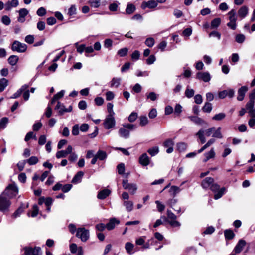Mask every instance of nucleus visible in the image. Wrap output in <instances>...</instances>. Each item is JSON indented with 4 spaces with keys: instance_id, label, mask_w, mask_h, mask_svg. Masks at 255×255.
Instances as JSON below:
<instances>
[{
    "instance_id": "nucleus-23",
    "label": "nucleus",
    "mask_w": 255,
    "mask_h": 255,
    "mask_svg": "<svg viewBox=\"0 0 255 255\" xmlns=\"http://www.w3.org/2000/svg\"><path fill=\"white\" fill-rule=\"evenodd\" d=\"M19 4L18 0H12L11 1H8L5 4V10H10L12 7H15Z\"/></svg>"
},
{
    "instance_id": "nucleus-12",
    "label": "nucleus",
    "mask_w": 255,
    "mask_h": 255,
    "mask_svg": "<svg viewBox=\"0 0 255 255\" xmlns=\"http://www.w3.org/2000/svg\"><path fill=\"white\" fill-rule=\"evenodd\" d=\"M246 245V242L243 239H240L234 249L233 251L235 252V254L241 253Z\"/></svg>"
},
{
    "instance_id": "nucleus-10",
    "label": "nucleus",
    "mask_w": 255,
    "mask_h": 255,
    "mask_svg": "<svg viewBox=\"0 0 255 255\" xmlns=\"http://www.w3.org/2000/svg\"><path fill=\"white\" fill-rule=\"evenodd\" d=\"M255 101L249 100V102L246 105V109L251 117L255 118V109H254Z\"/></svg>"
},
{
    "instance_id": "nucleus-19",
    "label": "nucleus",
    "mask_w": 255,
    "mask_h": 255,
    "mask_svg": "<svg viewBox=\"0 0 255 255\" xmlns=\"http://www.w3.org/2000/svg\"><path fill=\"white\" fill-rule=\"evenodd\" d=\"M248 14V8L246 6H242L238 11V15L241 19L244 18Z\"/></svg>"
},
{
    "instance_id": "nucleus-37",
    "label": "nucleus",
    "mask_w": 255,
    "mask_h": 255,
    "mask_svg": "<svg viewBox=\"0 0 255 255\" xmlns=\"http://www.w3.org/2000/svg\"><path fill=\"white\" fill-rule=\"evenodd\" d=\"M221 19L220 18H216L214 19L211 22V28H216L221 23Z\"/></svg>"
},
{
    "instance_id": "nucleus-28",
    "label": "nucleus",
    "mask_w": 255,
    "mask_h": 255,
    "mask_svg": "<svg viewBox=\"0 0 255 255\" xmlns=\"http://www.w3.org/2000/svg\"><path fill=\"white\" fill-rule=\"evenodd\" d=\"M123 205L128 212H131L133 209V203L131 201L125 200L123 202Z\"/></svg>"
},
{
    "instance_id": "nucleus-47",
    "label": "nucleus",
    "mask_w": 255,
    "mask_h": 255,
    "mask_svg": "<svg viewBox=\"0 0 255 255\" xmlns=\"http://www.w3.org/2000/svg\"><path fill=\"white\" fill-rule=\"evenodd\" d=\"M145 44L147 46L152 47L155 44V40L152 37L148 38L146 39Z\"/></svg>"
},
{
    "instance_id": "nucleus-22",
    "label": "nucleus",
    "mask_w": 255,
    "mask_h": 255,
    "mask_svg": "<svg viewBox=\"0 0 255 255\" xmlns=\"http://www.w3.org/2000/svg\"><path fill=\"white\" fill-rule=\"evenodd\" d=\"M119 135L124 138L127 139L129 137V131L125 128H121L119 130Z\"/></svg>"
},
{
    "instance_id": "nucleus-57",
    "label": "nucleus",
    "mask_w": 255,
    "mask_h": 255,
    "mask_svg": "<svg viewBox=\"0 0 255 255\" xmlns=\"http://www.w3.org/2000/svg\"><path fill=\"white\" fill-rule=\"evenodd\" d=\"M147 97L150 99L151 101H155L158 97V95L153 92H150L147 95Z\"/></svg>"
},
{
    "instance_id": "nucleus-52",
    "label": "nucleus",
    "mask_w": 255,
    "mask_h": 255,
    "mask_svg": "<svg viewBox=\"0 0 255 255\" xmlns=\"http://www.w3.org/2000/svg\"><path fill=\"white\" fill-rule=\"evenodd\" d=\"M46 13V9L43 7H40L37 11L36 14L39 16H43L45 15Z\"/></svg>"
},
{
    "instance_id": "nucleus-3",
    "label": "nucleus",
    "mask_w": 255,
    "mask_h": 255,
    "mask_svg": "<svg viewBox=\"0 0 255 255\" xmlns=\"http://www.w3.org/2000/svg\"><path fill=\"white\" fill-rule=\"evenodd\" d=\"M9 200L16 196L18 194V188L13 184L9 185L2 193Z\"/></svg>"
},
{
    "instance_id": "nucleus-8",
    "label": "nucleus",
    "mask_w": 255,
    "mask_h": 255,
    "mask_svg": "<svg viewBox=\"0 0 255 255\" xmlns=\"http://www.w3.org/2000/svg\"><path fill=\"white\" fill-rule=\"evenodd\" d=\"M105 128L109 129L113 128L115 125V120L114 116L108 115L107 116L103 123Z\"/></svg>"
},
{
    "instance_id": "nucleus-16",
    "label": "nucleus",
    "mask_w": 255,
    "mask_h": 255,
    "mask_svg": "<svg viewBox=\"0 0 255 255\" xmlns=\"http://www.w3.org/2000/svg\"><path fill=\"white\" fill-rule=\"evenodd\" d=\"M214 181V180L213 178L207 177L202 181L201 186L204 189H206L209 188H210V187Z\"/></svg>"
},
{
    "instance_id": "nucleus-60",
    "label": "nucleus",
    "mask_w": 255,
    "mask_h": 255,
    "mask_svg": "<svg viewBox=\"0 0 255 255\" xmlns=\"http://www.w3.org/2000/svg\"><path fill=\"white\" fill-rule=\"evenodd\" d=\"M155 203L157 205V210L159 212H161L165 209V206L162 204L159 201H156Z\"/></svg>"
},
{
    "instance_id": "nucleus-56",
    "label": "nucleus",
    "mask_w": 255,
    "mask_h": 255,
    "mask_svg": "<svg viewBox=\"0 0 255 255\" xmlns=\"http://www.w3.org/2000/svg\"><path fill=\"white\" fill-rule=\"evenodd\" d=\"M1 21L5 25H9L11 22L10 19L6 15L2 17Z\"/></svg>"
},
{
    "instance_id": "nucleus-61",
    "label": "nucleus",
    "mask_w": 255,
    "mask_h": 255,
    "mask_svg": "<svg viewBox=\"0 0 255 255\" xmlns=\"http://www.w3.org/2000/svg\"><path fill=\"white\" fill-rule=\"evenodd\" d=\"M95 103L97 106H101L104 103V99L101 97H97L94 99Z\"/></svg>"
},
{
    "instance_id": "nucleus-41",
    "label": "nucleus",
    "mask_w": 255,
    "mask_h": 255,
    "mask_svg": "<svg viewBox=\"0 0 255 255\" xmlns=\"http://www.w3.org/2000/svg\"><path fill=\"white\" fill-rule=\"evenodd\" d=\"M226 117V114L224 113H220L215 115L212 117V120L215 121H221L223 120Z\"/></svg>"
},
{
    "instance_id": "nucleus-13",
    "label": "nucleus",
    "mask_w": 255,
    "mask_h": 255,
    "mask_svg": "<svg viewBox=\"0 0 255 255\" xmlns=\"http://www.w3.org/2000/svg\"><path fill=\"white\" fill-rule=\"evenodd\" d=\"M150 158L146 153L142 154L139 158V163L143 166H146L150 164Z\"/></svg>"
},
{
    "instance_id": "nucleus-30",
    "label": "nucleus",
    "mask_w": 255,
    "mask_h": 255,
    "mask_svg": "<svg viewBox=\"0 0 255 255\" xmlns=\"http://www.w3.org/2000/svg\"><path fill=\"white\" fill-rule=\"evenodd\" d=\"M98 159L100 160H104L107 158V155L105 151L99 150L95 154Z\"/></svg>"
},
{
    "instance_id": "nucleus-46",
    "label": "nucleus",
    "mask_w": 255,
    "mask_h": 255,
    "mask_svg": "<svg viewBox=\"0 0 255 255\" xmlns=\"http://www.w3.org/2000/svg\"><path fill=\"white\" fill-rule=\"evenodd\" d=\"M8 122V119L6 117L2 118L0 121V128L1 129L5 128Z\"/></svg>"
},
{
    "instance_id": "nucleus-51",
    "label": "nucleus",
    "mask_w": 255,
    "mask_h": 255,
    "mask_svg": "<svg viewBox=\"0 0 255 255\" xmlns=\"http://www.w3.org/2000/svg\"><path fill=\"white\" fill-rule=\"evenodd\" d=\"M138 117V114L136 112H132L128 117V121L130 122H134Z\"/></svg>"
},
{
    "instance_id": "nucleus-29",
    "label": "nucleus",
    "mask_w": 255,
    "mask_h": 255,
    "mask_svg": "<svg viewBox=\"0 0 255 255\" xmlns=\"http://www.w3.org/2000/svg\"><path fill=\"white\" fill-rule=\"evenodd\" d=\"M125 249L127 253L129 255H132L134 253L133 251L134 245L130 242H127L125 245Z\"/></svg>"
},
{
    "instance_id": "nucleus-63",
    "label": "nucleus",
    "mask_w": 255,
    "mask_h": 255,
    "mask_svg": "<svg viewBox=\"0 0 255 255\" xmlns=\"http://www.w3.org/2000/svg\"><path fill=\"white\" fill-rule=\"evenodd\" d=\"M194 101L197 104H200L203 102L202 97L200 94L196 95L194 96Z\"/></svg>"
},
{
    "instance_id": "nucleus-9",
    "label": "nucleus",
    "mask_w": 255,
    "mask_h": 255,
    "mask_svg": "<svg viewBox=\"0 0 255 255\" xmlns=\"http://www.w3.org/2000/svg\"><path fill=\"white\" fill-rule=\"evenodd\" d=\"M123 187L126 190H129L132 194H135L137 190V186L135 184H130L128 183V180H123Z\"/></svg>"
},
{
    "instance_id": "nucleus-64",
    "label": "nucleus",
    "mask_w": 255,
    "mask_h": 255,
    "mask_svg": "<svg viewBox=\"0 0 255 255\" xmlns=\"http://www.w3.org/2000/svg\"><path fill=\"white\" fill-rule=\"evenodd\" d=\"M106 97L107 101H110L114 98L115 95L113 92L109 91L106 93Z\"/></svg>"
},
{
    "instance_id": "nucleus-50",
    "label": "nucleus",
    "mask_w": 255,
    "mask_h": 255,
    "mask_svg": "<svg viewBox=\"0 0 255 255\" xmlns=\"http://www.w3.org/2000/svg\"><path fill=\"white\" fill-rule=\"evenodd\" d=\"M181 191V189L179 187L176 186H172L171 187L170 189V192L172 193L174 196H175L176 194L179 193Z\"/></svg>"
},
{
    "instance_id": "nucleus-2",
    "label": "nucleus",
    "mask_w": 255,
    "mask_h": 255,
    "mask_svg": "<svg viewBox=\"0 0 255 255\" xmlns=\"http://www.w3.org/2000/svg\"><path fill=\"white\" fill-rule=\"evenodd\" d=\"M210 189L212 192L215 193L214 198L216 200L221 198L226 191L225 187L220 188L219 185L214 182L212 183Z\"/></svg>"
},
{
    "instance_id": "nucleus-17",
    "label": "nucleus",
    "mask_w": 255,
    "mask_h": 255,
    "mask_svg": "<svg viewBox=\"0 0 255 255\" xmlns=\"http://www.w3.org/2000/svg\"><path fill=\"white\" fill-rule=\"evenodd\" d=\"M248 87L242 86L238 91L237 99L239 101H242L244 99L245 93L248 91Z\"/></svg>"
},
{
    "instance_id": "nucleus-54",
    "label": "nucleus",
    "mask_w": 255,
    "mask_h": 255,
    "mask_svg": "<svg viewBox=\"0 0 255 255\" xmlns=\"http://www.w3.org/2000/svg\"><path fill=\"white\" fill-rule=\"evenodd\" d=\"M182 111V107L179 104H177L175 107L174 113L179 116Z\"/></svg>"
},
{
    "instance_id": "nucleus-48",
    "label": "nucleus",
    "mask_w": 255,
    "mask_h": 255,
    "mask_svg": "<svg viewBox=\"0 0 255 255\" xmlns=\"http://www.w3.org/2000/svg\"><path fill=\"white\" fill-rule=\"evenodd\" d=\"M185 94L187 97L190 98L193 96L194 94V91L193 89L187 87L185 91Z\"/></svg>"
},
{
    "instance_id": "nucleus-35",
    "label": "nucleus",
    "mask_w": 255,
    "mask_h": 255,
    "mask_svg": "<svg viewBox=\"0 0 255 255\" xmlns=\"http://www.w3.org/2000/svg\"><path fill=\"white\" fill-rule=\"evenodd\" d=\"M224 235L226 239L231 240L234 237L235 234L231 230H226L224 231Z\"/></svg>"
},
{
    "instance_id": "nucleus-5",
    "label": "nucleus",
    "mask_w": 255,
    "mask_h": 255,
    "mask_svg": "<svg viewBox=\"0 0 255 255\" xmlns=\"http://www.w3.org/2000/svg\"><path fill=\"white\" fill-rule=\"evenodd\" d=\"M76 236L82 241L86 242L89 238V231L84 228H79L77 230Z\"/></svg>"
},
{
    "instance_id": "nucleus-49",
    "label": "nucleus",
    "mask_w": 255,
    "mask_h": 255,
    "mask_svg": "<svg viewBox=\"0 0 255 255\" xmlns=\"http://www.w3.org/2000/svg\"><path fill=\"white\" fill-rule=\"evenodd\" d=\"M118 173L120 175H124L125 170V165L124 163H120L117 166Z\"/></svg>"
},
{
    "instance_id": "nucleus-21",
    "label": "nucleus",
    "mask_w": 255,
    "mask_h": 255,
    "mask_svg": "<svg viewBox=\"0 0 255 255\" xmlns=\"http://www.w3.org/2000/svg\"><path fill=\"white\" fill-rule=\"evenodd\" d=\"M188 118L193 123L197 125H202L206 124L205 121L202 118L195 116H190Z\"/></svg>"
},
{
    "instance_id": "nucleus-55",
    "label": "nucleus",
    "mask_w": 255,
    "mask_h": 255,
    "mask_svg": "<svg viewBox=\"0 0 255 255\" xmlns=\"http://www.w3.org/2000/svg\"><path fill=\"white\" fill-rule=\"evenodd\" d=\"M75 45L77 48V52L80 54H82L86 49V46L85 44H81L80 45H78V43H76Z\"/></svg>"
},
{
    "instance_id": "nucleus-45",
    "label": "nucleus",
    "mask_w": 255,
    "mask_h": 255,
    "mask_svg": "<svg viewBox=\"0 0 255 255\" xmlns=\"http://www.w3.org/2000/svg\"><path fill=\"white\" fill-rule=\"evenodd\" d=\"M245 40V36L244 34H239L236 36L235 40L238 43H242Z\"/></svg>"
},
{
    "instance_id": "nucleus-25",
    "label": "nucleus",
    "mask_w": 255,
    "mask_h": 255,
    "mask_svg": "<svg viewBox=\"0 0 255 255\" xmlns=\"http://www.w3.org/2000/svg\"><path fill=\"white\" fill-rule=\"evenodd\" d=\"M205 158L204 159V162H206L208 160L214 158L215 156V152L213 148H212L209 152L204 153Z\"/></svg>"
},
{
    "instance_id": "nucleus-34",
    "label": "nucleus",
    "mask_w": 255,
    "mask_h": 255,
    "mask_svg": "<svg viewBox=\"0 0 255 255\" xmlns=\"http://www.w3.org/2000/svg\"><path fill=\"white\" fill-rule=\"evenodd\" d=\"M229 15V19L230 21H237L236 12L235 9H232L228 13Z\"/></svg>"
},
{
    "instance_id": "nucleus-33",
    "label": "nucleus",
    "mask_w": 255,
    "mask_h": 255,
    "mask_svg": "<svg viewBox=\"0 0 255 255\" xmlns=\"http://www.w3.org/2000/svg\"><path fill=\"white\" fill-rule=\"evenodd\" d=\"M19 60V57L16 55H11L8 59V63L12 66L16 65Z\"/></svg>"
},
{
    "instance_id": "nucleus-43",
    "label": "nucleus",
    "mask_w": 255,
    "mask_h": 255,
    "mask_svg": "<svg viewBox=\"0 0 255 255\" xmlns=\"http://www.w3.org/2000/svg\"><path fill=\"white\" fill-rule=\"evenodd\" d=\"M148 123L147 117L145 116H141L139 117V125L141 126H144Z\"/></svg>"
},
{
    "instance_id": "nucleus-59",
    "label": "nucleus",
    "mask_w": 255,
    "mask_h": 255,
    "mask_svg": "<svg viewBox=\"0 0 255 255\" xmlns=\"http://www.w3.org/2000/svg\"><path fill=\"white\" fill-rule=\"evenodd\" d=\"M128 49L127 48H124L120 49L118 51V54L121 57H124L127 54Z\"/></svg>"
},
{
    "instance_id": "nucleus-62",
    "label": "nucleus",
    "mask_w": 255,
    "mask_h": 255,
    "mask_svg": "<svg viewBox=\"0 0 255 255\" xmlns=\"http://www.w3.org/2000/svg\"><path fill=\"white\" fill-rule=\"evenodd\" d=\"M76 7L75 5H72L71 6V7L68 9V14L71 16L73 15H74L76 13Z\"/></svg>"
},
{
    "instance_id": "nucleus-14",
    "label": "nucleus",
    "mask_w": 255,
    "mask_h": 255,
    "mask_svg": "<svg viewBox=\"0 0 255 255\" xmlns=\"http://www.w3.org/2000/svg\"><path fill=\"white\" fill-rule=\"evenodd\" d=\"M173 145L174 142L171 139H168L163 143L164 147L167 148V149L166 150V152L167 153H171L173 151Z\"/></svg>"
},
{
    "instance_id": "nucleus-32",
    "label": "nucleus",
    "mask_w": 255,
    "mask_h": 255,
    "mask_svg": "<svg viewBox=\"0 0 255 255\" xmlns=\"http://www.w3.org/2000/svg\"><path fill=\"white\" fill-rule=\"evenodd\" d=\"M25 209V207L24 205L22 204L20 205V206L15 211V212L13 214L12 217L14 218L19 217L21 214L24 211Z\"/></svg>"
},
{
    "instance_id": "nucleus-18",
    "label": "nucleus",
    "mask_w": 255,
    "mask_h": 255,
    "mask_svg": "<svg viewBox=\"0 0 255 255\" xmlns=\"http://www.w3.org/2000/svg\"><path fill=\"white\" fill-rule=\"evenodd\" d=\"M120 223V221L115 218H111L109 223L106 224V228L108 230L113 229L116 225H118Z\"/></svg>"
},
{
    "instance_id": "nucleus-31",
    "label": "nucleus",
    "mask_w": 255,
    "mask_h": 255,
    "mask_svg": "<svg viewBox=\"0 0 255 255\" xmlns=\"http://www.w3.org/2000/svg\"><path fill=\"white\" fill-rule=\"evenodd\" d=\"M136 9L135 6L131 3H128L126 9V12L127 14L133 13Z\"/></svg>"
},
{
    "instance_id": "nucleus-7",
    "label": "nucleus",
    "mask_w": 255,
    "mask_h": 255,
    "mask_svg": "<svg viewBox=\"0 0 255 255\" xmlns=\"http://www.w3.org/2000/svg\"><path fill=\"white\" fill-rule=\"evenodd\" d=\"M23 250H24V254L25 255H41V249L39 247H25Z\"/></svg>"
},
{
    "instance_id": "nucleus-15",
    "label": "nucleus",
    "mask_w": 255,
    "mask_h": 255,
    "mask_svg": "<svg viewBox=\"0 0 255 255\" xmlns=\"http://www.w3.org/2000/svg\"><path fill=\"white\" fill-rule=\"evenodd\" d=\"M19 16L17 20L20 23H23L25 21V16L28 14V11L26 8H21L18 11Z\"/></svg>"
},
{
    "instance_id": "nucleus-1",
    "label": "nucleus",
    "mask_w": 255,
    "mask_h": 255,
    "mask_svg": "<svg viewBox=\"0 0 255 255\" xmlns=\"http://www.w3.org/2000/svg\"><path fill=\"white\" fill-rule=\"evenodd\" d=\"M221 127H219L216 128L215 127H212L206 130L203 129H200L196 134V135L199 138L201 144H204L206 142V139L205 136L207 137L210 136L212 133V136L213 138H217L221 139L223 138V135L221 133Z\"/></svg>"
},
{
    "instance_id": "nucleus-4",
    "label": "nucleus",
    "mask_w": 255,
    "mask_h": 255,
    "mask_svg": "<svg viewBox=\"0 0 255 255\" xmlns=\"http://www.w3.org/2000/svg\"><path fill=\"white\" fill-rule=\"evenodd\" d=\"M27 46L24 44L18 41H14L11 45V50L19 53H23L26 51Z\"/></svg>"
},
{
    "instance_id": "nucleus-36",
    "label": "nucleus",
    "mask_w": 255,
    "mask_h": 255,
    "mask_svg": "<svg viewBox=\"0 0 255 255\" xmlns=\"http://www.w3.org/2000/svg\"><path fill=\"white\" fill-rule=\"evenodd\" d=\"M212 110V105L211 103L206 102L202 108V110L205 113H210Z\"/></svg>"
},
{
    "instance_id": "nucleus-42",
    "label": "nucleus",
    "mask_w": 255,
    "mask_h": 255,
    "mask_svg": "<svg viewBox=\"0 0 255 255\" xmlns=\"http://www.w3.org/2000/svg\"><path fill=\"white\" fill-rule=\"evenodd\" d=\"M187 147V144L184 142H180L177 144V148L179 152L184 151Z\"/></svg>"
},
{
    "instance_id": "nucleus-6",
    "label": "nucleus",
    "mask_w": 255,
    "mask_h": 255,
    "mask_svg": "<svg viewBox=\"0 0 255 255\" xmlns=\"http://www.w3.org/2000/svg\"><path fill=\"white\" fill-rule=\"evenodd\" d=\"M10 204V200L1 194L0 195V211H4L7 210Z\"/></svg>"
},
{
    "instance_id": "nucleus-39",
    "label": "nucleus",
    "mask_w": 255,
    "mask_h": 255,
    "mask_svg": "<svg viewBox=\"0 0 255 255\" xmlns=\"http://www.w3.org/2000/svg\"><path fill=\"white\" fill-rule=\"evenodd\" d=\"M55 109L59 111L58 112L60 115H62L64 112H65L64 110L66 109V108L64 105L58 102L55 107Z\"/></svg>"
},
{
    "instance_id": "nucleus-53",
    "label": "nucleus",
    "mask_w": 255,
    "mask_h": 255,
    "mask_svg": "<svg viewBox=\"0 0 255 255\" xmlns=\"http://www.w3.org/2000/svg\"><path fill=\"white\" fill-rule=\"evenodd\" d=\"M34 41V37L32 35H27L25 38V41L30 44H32Z\"/></svg>"
},
{
    "instance_id": "nucleus-24",
    "label": "nucleus",
    "mask_w": 255,
    "mask_h": 255,
    "mask_svg": "<svg viewBox=\"0 0 255 255\" xmlns=\"http://www.w3.org/2000/svg\"><path fill=\"white\" fill-rule=\"evenodd\" d=\"M157 5V3L155 0H150L147 2H143L141 5V7L142 9H145L146 7L153 8L156 7Z\"/></svg>"
},
{
    "instance_id": "nucleus-26",
    "label": "nucleus",
    "mask_w": 255,
    "mask_h": 255,
    "mask_svg": "<svg viewBox=\"0 0 255 255\" xmlns=\"http://www.w3.org/2000/svg\"><path fill=\"white\" fill-rule=\"evenodd\" d=\"M197 78L201 80H210V75L208 72H198Z\"/></svg>"
},
{
    "instance_id": "nucleus-27",
    "label": "nucleus",
    "mask_w": 255,
    "mask_h": 255,
    "mask_svg": "<svg viewBox=\"0 0 255 255\" xmlns=\"http://www.w3.org/2000/svg\"><path fill=\"white\" fill-rule=\"evenodd\" d=\"M83 175L84 173L83 172L79 171L72 179V182L74 184H75L81 182L82 177H83Z\"/></svg>"
},
{
    "instance_id": "nucleus-11",
    "label": "nucleus",
    "mask_w": 255,
    "mask_h": 255,
    "mask_svg": "<svg viewBox=\"0 0 255 255\" xmlns=\"http://www.w3.org/2000/svg\"><path fill=\"white\" fill-rule=\"evenodd\" d=\"M72 146L69 145L66 150L58 151L56 153V156L57 158L65 157L68 154L72 153Z\"/></svg>"
},
{
    "instance_id": "nucleus-20",
    "label": "nucleus",
    "mask_w": 255,
    "mask_h": 255,
    "mask_svg": "<svg viewBox=\"0 0 255 255\" xmlns=\"http://www.w3.org/2000/svg\"><path fill=\"white\" fill-rule=\"evenodd\" d=\"M111 193V191L108 189H104L99 192L97 198L99 199H104Z\"/></svg>"
},
{
    "instance_id": "nucleus-44",
    "label": "nucleus",
    "mask_w": 255,
    "mask_h": 255,
    "mask_svg": "<svg viewBox=\"0 0 255 255\" xmlns=\"http://www.w3.org/2000/svg\"><path fill=\"white\" fill-rule=\"evenodd\" d=\"M30 165H35L38 162V159L36 156H31L28 160H26Z\"/></svg>"
},
{
    "instance_id": "nucleus-38",
    "label": "nucleus",
    "mask_w": 255,
    "mask_h": 255,
    "mask_svg": "<svg viewBox=\"0 0 255 255\" xmlns=\"http://www.w3.org/2000/svg\"><path fill=\"white\" fill-rule=\"evenodd\" d=\"M147 151L151 156H154L159 153V150L158 147L154 146L149 148Z\"/></svg>"
},
{
    "instance_id": "nucleus-58",
    "label": "nucleus",
    "mask_w": 255,
    "mask_h": 255,
    "mask_svg": "<svg viewBox=\"0 0 255 255\" xmlns=\"http://www.w3.org/2000/svg\"><path fill=\"white\" fill-rule=\"evenodd\" d=\"M113 108V104L111 103H108L107 104V111L109 113V115H111V116H114L115 114Z\"/></svg>"
},
{
    "instance_id": "nucleus-40",
    "label": "nucleus",
    "mask_w": 255,
    "mask_h": 255,
    "mask_svg": "<svg viewBox=\"0 0 255 255\" xmlns=\"http://www.w3.org/2000/svg\"><path fill=\"white\" fill-rule=\"evenodd\" d=\"M100 0H90L88 3L92 7L98 8L100 5Z\"/></svg>"
}]
</instances>
